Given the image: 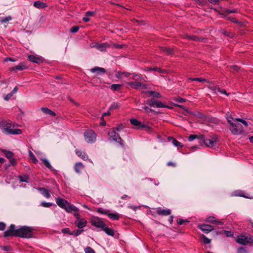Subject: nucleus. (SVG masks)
<instances>
[{"mask_svg":"<svg viewBox=\"0 0 253 253\" xmlns=\"http://www.w3.org/2000/svg\"><path fill=\"white\" fill-rule=\"evenodd\" d=\"M209 88L212 91L214 94H217L219 91H220V88L216 85H210Z\"/></svg>","mask_w":253,"mask_h":253,"instance_id":"29","label":"nucleus"},{"mask_svg":"<svg viewBox=\"0 0 253 253\" xmlns=\"http://www.w3.org/2000/svg\"><path fill=\"white\" fill-rule=\"evenodd\" d=\"M238 12V9H234L233 10H229V9H226L225 10V13L226 14H228L229 13H236Z\"/></svg>","mask_w":253,"mask_h":253,"instance_id":"48","label":"nucleus"},{"mask_svg":"<svg viewBox=\"0 0 253 253\" xmlns=\"http://www.w3.org/2000/svg\"><path fill=\"white\" fill-rule=\"evenodd\" d=\"M2 152L4 154L5 157L9 159L12 158L13 156V153L11 151L4 150Z\"/></svg>","mask_w":253,"mask_h":253,"instance_id":"33","label":"nucleus"},{"mask_svg":"<svg viewBox=\"0 0 253 253\" xmlns=\"http://www.w3.org/2000/svg\"><path fill=\"white\" fill-rule=\"evenodd\" d=\"M200 139V136H199L198 135H190L189 137H188V140L189 141H192L193 140H194V139Z\"/></svg>","mask_w":253,"mask_h":253,"instance_id":"43","label":"nucleus"},{"mask_svg":"<svg viewBox=\"0 0 253 253\" xmlns=\"http://www.w3.org/2000/svg\"><path fill=\"white\" fill-rule=\"evenodd\" d=\"M19 180L21 182H28L29 177L27 175H19Z\"/></svg>","mask_w":253,"mask_h":253,"instance_id":"37","label":"nucleus"},{"mask_svg":"<svg viewBox=\"0 0 253 253\" xmlns=\"http://www.w3.org/2000/svg\"><path fill=\"white\" fill-rule=\"evenodd\" d=\"M202 241L205 244H209L211 243V240L205 235L202 236Z\"/></svg>","mask_w":253,"mask_h":253,"instance_id":"44","label":"nucleus"},{"mask_svg":"<svg viewBox=\"0 0 253 253\" xmlns=\"http://www.w3.org/2000/svg\"><path fill=\"white\" fill-rule=\"evenodd\" d=\"M16 61V59H13V58H10V57H6V58H5L4 59V62H7V61L15 62Z\"/></svg>","mask_w":253,"mask_h":253,"instance_id":"60","label":"nucleus"},{"mask_svg":"<svg viewBox=\"0 0 253 253\" xmlns=\"http://www.w3.org/2000/svg\"><path fill=\"white\" fill-rule=\"evenodd\" d=\"M0 126L3 130V132L6 134H20L22 133V130L20 129H12V125L8 122H1Z\"/></svg>","mask_w":253,"mask_h":253,"instance_id":"3","label":"nucleus"},{"mask_svg":"<svg viewBox=\"0 0 253 253\" xmlns=\"http://www.w3.org/2000/svg\"><path fill=\"white\" fill-rule=\"evenodd\" d=\"M175 101L177 102L178 103H182L183 102H185L186 100L185 99L182 98L180 97H178L177 98H175Z\"/></svg>","mask_w":253,"mask_h":253,"instance_id":"54","label":"nucleus"},{"mask_svg":"<svg viewBox=\"0 0 253 253\" xmlns=\"http://www.w3.org/2000/svg\"><path fill=\"white\" fill-rule=\"evenodd\" d=\"M53 204L52 203H47L45 202H42L41 203V205L45 208H49L52 206Z\"/></svg>","mask_w":253,"mask_h":253,"instance_id":"42","label":"nucleus"},{"mask_svg":"<svg viewBox=\"0 0 253 253\" xmlns=\"http://www.w3.org/2000/svg\"><path fill=\"white\" fill-rule=\"evenodd\" d=\"M108 135L110 138H112L113 140L119 143L122 146H124V141L119 134L116 133L114 130L109 131L108 132Z\"/></svg>","mask_w":253,"mask_h":253,"instance_id":"8","label":"nucleus"},{"mask_svg":"<svg viewBox=\"0 0 253 253\" xmlns=\"http://www.w3.org/2000/svg\"><path fill=\"white\" fill-rule=\"evenodd\" d=\"M183 146V144L178 142V141L175 140V147H182Z\"/></svg>","mask_w":253,"mask_h":253,"instance_id":"58","label":"nucleus"},{"mask_svg":"<svg viewBox=\"0 0 253 253\" xmlns=\"http://www.w3.org/2000/svg\"><path fill=\"white\" fill-rule=\"evenodd\" d=\"M76 225L79 228L81 229L84 228L86 225L87 222L84 218H81L78 220H76L75 222Z\"/></svg>","mask_w":253,"mask_h":253,"instance_id":"16","label":"nucleus"},{"mask_svg":"<svg viewBox=\"0 0 253 253\" xmlns=\"http://www.w3.org/2000/svg\"><path fill=\"white\" fill-rule=\"evenodd\" d=\"M188 80L191 81H198L199 82H207L209 83V81L203 78H190L188 79Z\"/></svg>","mask_w":253,"mask_h":253,"instance_id":"34","label":"nucleus"},{"mask_svg":"<svg viewBox=\"0 0 253 253\" xmlns=\"http://www.w3.org/2000/svg\"><path fill=\"white\" fill-rule=\"evenodd\" d=\"M28 57L30 61L38 64H40L43 62L42 58L34 55H30Z\"/></svg>","mask_w":253,"mask_h":253,"instance_id":"12","label":"nucleus"},{"mask_svg":"<svg viewBox=\"0 0 253 253\" xmlns=\"http://www.w3.org/2000/svg\"><path fill=\"white\" fill-rule=\"evenodd\" d=\"M90 223L92 225L99 228L102 230L103 227H105V223L100 218L97 216H93L90 219Z\"/></svg>","mask_w":253,"mask_h":253,"instance_id":"5","label":"nucleus"},{"mask_svg":"<svg viewBox=\"0 0 253 253\" xmlns=\"http://www.w3.org/2000/svg\"><path fill=\"white\" fill-rule=\"evenodd\" d=\"M83 231H84V230H83V229H81V230L77 229L76 230H74L73 232H71V233H72L71 235H75L76 236H78L79 235H80L81 234V233Z\"/></svg>","mask_w":253,"mask_h":253,"instance_id":"41","label":"nucleus"},{"mask_svg":"<svg viewBox=\"0 0 253 253\" xmlns=\"http://www.w3.org/2000/svg\"><path fill=\"white\" fill-rule=\"evenodd\" d=\"M41 110L43 113H44L45 114H48L52 116H56V113L52 111V110L49 109L46 107H42L41 108Z\"/></svg>","mask_w":253,"mask_h":253,"instance_id":"24","label":"nucleus"},{"mask_svg":"<svg viewBox=\"0 0 253 253\" xmlns=\"http://www.w3.org/2000/svg\"><path fill=\"white\" fill-rule=\"evenodd\" d=\"M76 153L79 157H81L84 160H86L88 159L87 155L84 152L76 149Z\"/></svg>","mask_w":253,"mask_h":253,"instance_id":"22","label":"nucleus"},{"mask_svg":"<svg viewBox=\"0 0 253 253\" xmlns=\"http://www.w3.org/2000/svg\"><path fill=\"white\" fill-rule=\"evenodd\" d=\"M131 75H132V77L130 78V79H133L134 80L138 81V80H143L142 76L141 75H138V74H137L135 73H133V74H131Z\"/></svg>","mask_w":253,"mask_h":253,"instance_id":"31","label":"nucleus"},{"mask_svg":"<svg viewBox=\"0 0 253 253\" xmlns=\"http://www.w3.org/2000/svg\"><path fill=\"white\" fill-rule=\"evenodd\" d=\"M41 160L42 161V163L44 164V165L45 166L46 168H47L49 169H52V166H51L50 163L47 159H41Z\"/></svg>","mask_w":253,"mask_h":253,"instance_id":"36","label":"nucleus"},{"mask_svg":"<svg viewBox=\"0 0 253 253\" xmlns=\"http://www.w3.org/2000/svg\"><path fill=\"white\" fill-rule=\"evenodd\" d=\"M11 19L12 17L10 16H8L5 17L1 18L0 21L1 23H5L11 20Z\"/></svg>","mask_w":253,"mask_h":253,"instance_id":"39","label":"nucleus"},{"mask_svg":"<svg viewBox=\"0 0 253 253\" xmlns=\"http://www.w3.org/2000/svg\"><path fill=\"white\" fill-rule=\"evenodd\" d=\"M223 34H224L225 35H226V36H228V37H231V38H232V37H233V34H232V33L230 32H228V31L224 32L223 33Z\"/></svg>","mask_w":253,"mask_h":253,"instance_id":"62","label":"nucleus"},{"mask_svg":"<svg viewBox=\"0 0 253 253\" xmlns=\"http://www.w3.org/2000/svg\"><path fill=\"white\" fill-rule=\"evenodd\" d=\"M33 5L34 7L38 9H43L47 7V4L46 3L42 2L40 0L35 1Z\"/></svg>","mask_w":253,"mask_h":253,"instance_id":"18","label":"nucleus"},{"mask_svg":"<svg viewBox=\"0 0 253 253\" xmlns=\"http://www.w3.org/2000/svg\"><path fill=\"white\" fill-rule=\"evenodd\" d=\"M200 140L203 141L205 145L209 148H213L215 146L216 139L215 138H205L204 136H200Z\"/></svg>","mask_w":253,"mask_h":253,"instance_id":"9","label":"nucleus"},{"mask_svg":"<svg viewBox=\"0 0 253 253\" xmlns=\"http://www.w3.org/2000/svg\"><path fill=\"white\" fill-rule=\"evenodd\" d=\"M56 203L61 208L64 209L68 212H78L79 209L75 206L71 205L67 200L60 197L56 198Z\"/></svg>","mask_w":253,"mask_h":253,"instance_id":"2","label":"nucleus"},{"mask_svg":"<svg viewBox=\"0 0 253 253\" xmlns=\"http://www.w3.org/2000/svg\"><path fill=\"white\" fill-rule=\"evenodd\" d=\"M153 71L158 72L159 73H164V71L162 70L161 69L158 68V67H154L153 68Z\"/></svg>","mask_w":253,"mask_h":253,"instance_id":"59","label":"nucleus"},{"mask_svg":"<svg viewBox=\"0 0 253 253\" xmlns=\"http://www.w3.org/2000/svg\"><path fill=\"white\" fill-rule=\"evenodd\" d=\"M147 103L150 107H156L158 108H164L166 107L162 102L155 100V99H152L147 101Z\"/></svg>","mask_w":253,"mask_h":253,"instance_id":"11","label":"nucleus"},{"mask_svg":"<svg viewBox=\"0 0 253 253\" xmlns=\"http://www.w3.org/2000/svg\"><path fill=\"white\" fill-rule=\"evenodd\" d=\"M84 251L85 253H95L94 251L89 247H87L85 248Z\"/></svg>","mask_w":253,"mask_h":253,"instance_id":"47","label":"nucleus"},{"mask_svg":"<svg viewBox=\"0 0 253 253\" xmlns=\"http://www.w3.org/2000/svg\"><path fill=\"white\" fill-rule=\"evenodd\" d=\"M79 30V26H73L70 29V32H72V33H76V32H77L78 31V30Z\"/></svg>","mask_w":253,"mask_h":253,"instance_id":"49","label":"nucleus"},{"mask_svg":"<svg viewBox=\"0 0 253 253\" xmlns=\"http://www.w3.org/2000/svg\"><path fill=\"white\" fill-rule=\"evenodd\" d=\"M130 122L131 125L137 128H144L147 127L146 125L142 124L140 122L135 119H130Z\"/></svg>","mask_w":253,"mask_h":253,"instance_id":"14","label":"nucleus"},{"mask_svg":"<svg viewBox=\"0 0 253 253\" xmlns=\"http://www.w3.org/2000/svg\"><path fill=\"white\" fill-rule=\"evenodd\" d=\"M74 215L75 217V218H76V219H77L76 220H78L79 219H81L80 218V214L79 211L75 212V213L74 214Z\"/></svg>","mask_w":253,"mask_h":253,"instance_id":"63","label":"nucleus"},{"mask_svg":"<svg viewBox=\"0 0 253 253\" xmlns=\"http://www.w3.org/2000/svg\"><path fill=\"white\" fill-rule=\"evenodd\" d=\"M206 221L210 222V223H215L216 224H220V225L223 224V222L215 220V217L213 216L209 217L208 218H207Z\"/></svg>","mask_w":253,"mask_h":253,"instance_id":"25","label":"nucleus"},{"mask_svg":"<svg viewBox=\"0 0 253 253\" xmlns=\"http://www.w3.org/2000/svg\"><path fill=\"white\" fill-rule=\"evenodd\" d=\"M235 120L237 121L241 122L245 126H248V124L247 122H246V121H245L242 119L236 118Z\"/></svg>","mask_w":253,"mask_h":253,"instance_id":"50","label":"nucleus"},{"mask_svg":"<svg viewBox=\"0 0 253 253\" xmlns=\"http://www.w3.org/2000/svg\"><path fill=\"white\" fill-rule=\"evenodd\" d=\"M90 71L92 73L97 72L105 73L106 72V70L104 68L99 67H96L93 68H92L91 69Z\"/></svg>","mask_w":253,"mask_h":253,"instance_id":"26","label":"nucleus"},{"mask_svg":"<svg viewBox=\"0 0 253 253\" xmlns=\"http://www.w3.org/2000/svg\"><path fill=\"white\" fill-rule=\"evenodd\" d=\"M232 196L243 197H245L246 198H250V197L246 196L244 194V192L241 190H236V191H234L232 193Z\"/></svg>","mask_w":253,"mask_h":253,"instance_id":"23","label":"nucleus"},{"mask_svg":"<svg viewBox=\"0 0 253 253\" xmlns=\"http://www.w3.org/2000/svg\"><path fill=\"white\" fill-rule=\"evenodd\" d=\"M226 119H227L228 122L230 124V125H231V124L233 123V122H232V121L233 120V119L231 116L227 115Z\"/></svg>","mask_w":253,"mask_h":253,"instance_id":"55","label":"nucleus"},{"mask_svg":"<svg viewBox=\"0 0 253 253\" xmlns=\"http://www.w3.org/2000/svg\"><path fill=\"white\" fill-rule=\"evenodd\" d=\"M157 213L159 215L166 216L169 215L171 213V211L169 209H162V208H158L157 210Z\"/></svg>","mask_w":253,"mask_h":253,"instance_id":"17","label":"nucleus"},{"mask_svg":"<svg viewBox=\"0 0 253 253\" xmlns=\"http://www.w3.org/2000/svg\"><path fill=\"white\" fill-rule=\"evenodd\" d=\"M84 136L85 141L87 143H92L95 141L96 135L92 130H87L84 133Z\"/></svg>","mask_w":253,"mask_h":253,"instance_id":"6","label":"nucleus"},{"mask_svg":"<svg viewBox=\"0 0 253 253\" xmlns=\"http://www.w3.org/2000/svg\"><path fill=\"white\" fill-rule=\"evenodd\" d=\"M236 242L243 245L253 242V237L250 235H240L236 239Z\"/></svg>","mask_w":253,"mask_h":253,"instance_id":"4","label":"nucleus"},{"mask_svg":"<svg viewBox=\"0 0 253 253\" xmlns=\"http://www.w3.org/2000/svg\"><path fill=\"white\" fill-rule=\"evenodd\" d=\"M84 168V166L81 162L76 163L74 166L75 170L78 173H81V170Z\"/></svg>","mask_w":253,"mask_h":253,"instance_id":"21","label":"nucleus"},{"mask_svg":"<svg viewBox=\"0 0 253 253\" xmlns=\"http://www.w3.org/2000/svg\"><path fill=\"white\" fill-rule=\"evenodd\" d=\"M224 232L225 233V234H226V236H227V237H231V236H232L233 235V233L231 231H225H225H224Z\"/></svg>","mask_w":253,"mask_h":253,"instance_id":"57","label":"nucleus"},{"mask_svg":"<svg viewBox=\"0 0 253 253\" xmlns=\"http://www.w3.org/2000/svg\"><path fill=\"white\" fill-rule=\"evenodd\" d=\"M62 232L64 234H68L71 235L72 233L69 228H65L62 230Z\"/></svg>","mask_w":253,"mask_h":253,"instance_id":"51","label":"nucleus"},{"mask_svg":"<svg viewBox=\"0 0 253 253\" xmlns=\"http://www.w3.org/2000/svg\"><path fill=\"white\" fill-rule=\"evenodd\" d=\"M97 211L102 214L108 215L109 211L107 209H104L103 208H98Z\"/></svg>","mask_w":253,"mask_h":253,"instance_id":"35","label":"nucleus"},{"mask_svg":"<svg viewBox=\"0 0 253 253\" xmlns=\"http://www.w3.org/2000/svg\"><path fill=\"white\" fill-rule=\"evenodd\" d=\"M28 68L27 66L24 62H21L18 65L10 68L11 71L19 70L22 71Z\"/></svg>","mask_w":253,"mask_h":253,"instance_id":"15","label":"nucleus"},{"mask_svg":"<svg viewBox=\"0 0 253 253\" xmlns=\"http://www.w3.org/2000/svg\"><path fill=\"white\" fill-rule=\"evenodd\" d=\"M119 106L120 105L118 103H114L110 107L109 110H112L118 109L119 107Z\"/></svg>","mask_w":253,"mask_h":253,"instance_id":"45","label":"nucleus"},{"mask_svg":"<svg viewBox=\"0 0 253 253\" xmlns=\"http://www.w3.org/2000/svg\"><path fill=\"white\" fill-rule=\"evenodd\" d=\"M40 191L41 192L42 194L46 198H49L50 197L49 191L46 189L41 188L40 189Z\"/></svg>","mask_w":253,"mask_h":253,"instance_id":"27","label":"nucleus"},{"mask_svg":"<svg viewBox=\"0 0 253 253\" xmlns=\"http://www.w3.org/2000/svg\"><path fill=\"white\" fill-rule=\"evenodd\" d=\"M126 84L130 87L138 89L139 88H146V86L145 84H142L139 82H129L126 83Z\"/></svg>","mask_w":253,"mask_h":253,"instance_id":"10","label":"nucleus"},{"mask_svg":"<svg viewBox=\"0 0 253 253\" xmlns=\"http://www.w3.org/2000/svg\"><path fill=\"white\" fill-rule=\"evenodd\" d=\"M5 228V224L3 222H0V230L3 231Z\"/></svg>","mask_w":253,"mask_h":253,"instance_id":"61","label":"nucleus"},{"mask_svg":"<svg viewBox=\"0 0 253 253\" xmlns=\"http://www.w3.org/2000/svg\"><path fill=\"white\" fill-rule=\"evenodd\" d=\"M147 93L149 94L150 96L156 98L161 97V95L160 94V93L156 91L150 90L147 91Z\"/></svg>","mask_w":253,"mask_h":253,"instance_id":"28","label":"nucleus"},{"mask_svg":"<svg viewBox=\"0 0 253 253\" xmlns=\"http://www.w3.org/2000/svg\"><path fill=\"white\" fill-rule=\"evenodd\" d=\"M198 227L205 233H208L213 229L212 226L207 224L198 225Z\"/></svg>","mask_w":253,"mask_h":253,"instance_id":"13","label":"nucleus"},{"mask_svg":"<svg viewBox=\"0 0 253 253\" xmlns=\"http://www.w3.org/2000/svg\"><path fill=\"white\" fill-rule=\"evenodd\" d=\"M108 216L112 220H118L120 218V215L117 213H110L109 212Z\"/></svg>","mask_w":253,"mask_h":253,"instance_id":"30","label":"nucleus"},{"mask_svg":"<svg viewBox=\"0 0 253 253\" xmlns=\"http://www.w3.org/2000/svg\"><path fill=\"white\" fill-rule=\"evenodd\" d=\"M174 106H175V107H178L181 108L183 109V113L185 115L186 114L189 113L188 111L185 107H184L183 106L180 105H178V104H176L175 103L174 104Z\"/></svg>","mask_w":253,"mask_h":253,"instance_id":"46","label":"nucleus"},{"mask_svg":"<svg viewBox=\"0 0 253 253\" xmlns=\"http://www.w3.org/2000/svg\"><path fill=\"white\" fill-rule=\"evenodd\" d=\"M237 253H247V251L244 248L240 247L238 249Z\"/></svg>","mask_w":253,"mask_h":253,"instance_id":"52","label":"nucleus"},{"mask_svg":"<svg viewBox=\"0 0 253 253\" xmlns=\"http://www.w3.org/2000/svg\"><path fill=\"white\" fill-rule=\"evenodd\" d=\"M229 129L232 133L234 135L240 134L243 131L242 125L239 123H233L231 124Z\"/></svg>","mask_w":253,"mask_h":253,"instance_id":"7","label":"nucleus"},{"mask_svg":"<svg viewBox=\"0 0 253 253\" xmlns=\"http://www.w3.org/2000/svg\"><path fill=\"white\" fill-rule=\"evenodd\" d=\"M123 76V72H117L116 74V77L119 79H121Z\"/></svg>","mask_w":253,"mask_h":253,"instance_id":"53","label":"nucleus"},{"mask_svg":"<svg viewBox=\"0 0 253 253\" xmlns=\"http://www.w3.org/2000/svg\"><path fill=\"white\" fill-rule=\"evenodd\" d=\"M29 155L30 158H31V160H32L34 164H37L38 162V161L36 158L35 156L31 151H29Z\"/></svg>","mask_w":253,"mask_h":253,"instance_id":"38","label":"nucleus"},{"mask_svg":"<svg viewBox=\"0 0 253 253\" xmlns=\"http://www.w3.org/2000/svg\"><path fill=\"white\" fill-rule=\"evenodd\" d=\"M162 49L164 51L167 52L168 54H171L172 51V49H170L169 48H167L166 47H163Z\"/></svg>","mask_w":253,"mask_h":253,"instance_id":"56","label":"nucleus"},{"mask_svg":"<svg viewBox=\"0 0 253 253\" xmlns=\"http://www.w3.org/2000/svg\"><path fill=\"white\" fill-rule=\"evenodd\" d=\"M91 47H95L100 51H103L107 47V44L106 43H95L94 45L91 46Z\"/></svg>","mask_w":253,"mask_h":253,"instance_id":"20","label":"nucleus"},{"mask_svg":"<svg viewBox=\"0 0 253 253\" xmlns=\"http://www.w3.org/2000/svg\"><path fill=\"white\" fill-rule=\"evenodd\" d=\"M13 94L10 92L7 94L6 96L4 97V99L6 101H8L12 96Z\"/></svg>","mask_w":253,"mask_h":253,"instance_id":"64","label":"nucleus"},{"mask_svg":"<svg viewBox=\"0 0 253 253\" xmlns=\"http://www.w3.org/2000/svg\"><path fill=\"white\" fill-rule=\"evenodd\" d=\"M189 222V221L187 219L179 218L177 220V223L179 225L185 224Z\"/></svg>","mask_w":253,"mask_h":253,"instance_id":"40","label":"nucleus"},{"mask_svg":"<svg viewBox=\"0 0 253 253\" xmlns=\"http://www.w3.org/2000/svg\"><path fill=\"white\" fill-rule=\"evenodd\" d=\"M121 87L122 85L119 84H113L110 86V88L113 91L120 90Z\"/></svg>","mask_w":253,"mask_h":253,"instance_id":"32","label":"nucleus"},{"mask_svg":"<svg viewBox=\"0 0 253 253\" xmlns=\"http://www.w3.org/2000/svg\"><path fill=\"white\" fill-rule=\"evenodd\" d=\"M102 231H104L106 234L111 236H114L115 235L114 230L113 228L108 227L106 224L105 227L102 229Z\"/></svg>","mask_w":253,"mask_h":253,"instance_id":"19","label":"nucleus"},{"mask_svg":"<svg viewBox=\"0 0 253 253\" xmlns=\"http://www.w3.org/2000/svg\"><path fill=\"white\" fill-rule=\"evenodd\" d=\"M33 228L29 226H22L15 229V226L11 224L9 228L4 232V236H15L23 238H30L33 237Z\"/></svg>","mask_w":253,"mask_h":253,"instance_id":"1","label":"nucleus"}]
</instances>
